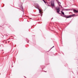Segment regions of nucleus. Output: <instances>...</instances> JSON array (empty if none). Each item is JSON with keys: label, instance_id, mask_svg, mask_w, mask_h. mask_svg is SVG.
I'll list each match as a JSON object with an SVG mask.
<instances>
[{"label": "nucleus", "instance_id": "obj_5", "mask_svg": "<svg viewBox=\"0 0 78 78\" xmlns=\"http://www.w3.org/2000/svg\"><path fill=\"white\" fill-rule=\"evenodd\" d=\"M54 3H52L51 4V6H54Z\"/></svg>", "mask_w": 78, "mask_h": 78}, {"label": "nucleus", "instance_id": "obj_6", "mask_svg": "<svg viewBox=\"0 0 78 78\" xmlns=\"http://www.w3.org/2000/svg\"><path fill=\"white\" fill-rule=\"evenodd\" d=\"M61 12H62V14H63V15H64V13L62 12V11H61Z\"/></svg>", "mask_w": 78, "mask_h": 78}, {"label": "nucleus", "instance_id": "obj_1", "mask_svg": "<svg viewBox=\"0 0 78 78\" xmlns=\"http://www.w3.org/2000/svg\"><path fill=\"white\" fill-rule=\"evenodd\" d=\"M38 9L39 10V12L40 14H42V9H39L38 8Z\"/></svg>", "mask_w": 78, "mask_h": 78}, {"label": "nucleus", "instance_id": "obj_7", "mask_svg": "<svg viewBox=\"0 0 78 78\" xmlns=\"http://www.w3.org/2000/svg\"><path fill=\"white\" fill-rule=\"evenodd\" d=\"M71 17H73V16H75V14H73V15H71Z\"/></svg>", "mask_w": 78, "mask_h": 78}, {"label": "nucleus", "instance_id": "obj_3", "mask_svg": "<svg viewBox=\"0 0 78 78\" xmlns=\"http://www.w3.org/2000/svg\"><path fill=\"white\" fill-rule=\"evenodd\" d=\"M66 18H70L71 17H72L71 16V15H69L68 16H66Z\"/></svg>", "mask_w": 78, "mask_h": 78}, {"label": "nucleus", "instance_id": "obj_8", "mask_svg": "<svg viewBox=\"0 0 78 78\" xmlns=\"http://www.w3.org/2000/svg\"><path fill=\"white\" fill-rule=\"evenodd\" d=\"M43 1L44 2V3H46V2H45V1H44V0H43Z\"/></svg>", "mask_w": 78, "mask_h": 78}, {"label": "nucleus", "instance_id": "obj_2", "mask_svg": "<svg viewBox=\"0 0 78 78\" xmlns=\"http://www.w3.org/2000/svg\"><path fill=\"white\" fill-rule=\"evenodd\" d=\"M73 11L75 13H76V12H78V11L77 10H76V9H74L73 10Z\"/></svg>", "mask_w": 78, "mask_h": 78}, {"label": "nucleus", "instance_id": "obj_4", "mask_svg": "<svg viewBox=\"0 0 78 78\" xmlns=\"http://www.w3.org/2000/svg\"><path fill=\"white\" fill-rule=\"evenodd\" d=\"M59 8H58V9H57V12H59Z\"/></svg>", "mask_w": 78, "mask_h": 78}]
</instances>
